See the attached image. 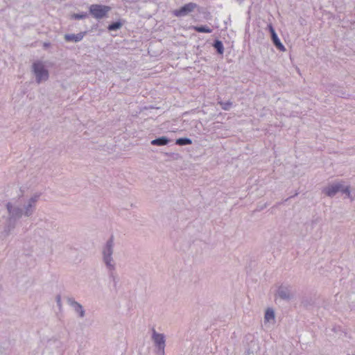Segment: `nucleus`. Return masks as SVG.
Here are the masks:
<instances>
[{"instance_id":"obj_12","label":"nucleus","mask_w":355,"mask_h":355,"mask_svg":"<svg viewBox=\"0 0 355 355\" xmlns=\"http://www.w3.org/2000/svg\"><path fill=\"white\" fill-rule=\"evenodd\" d=\"M275 318L274 311L272 309H268L266 310L265 313V320L269 321L270 320H273Z\"/></svg>"},{"instance_id":"obj_3","label":"nucleus","mask_w":355,"mask_h":355,"mask_svg":"<svg viewBox=\"0 0 355 355\" xmlns=\"http://www.w3.org/2000/svg\"><path fill=\"white\" fill-rule=\"evenodd\" d=\"M196 6L197 5L194 3H189L183 6L180 9L174 10L173 14L176 17L184 16L188 14L189 12H192L196 8Z\"/></svg>"},{"instance_id":"obj_15","label":"nucleus","mask_w":355,"mask_h":355,"mask_svg":"<svg viewBox=\"0 0 355 355\" xmlns=\"http://www.w3.org/2000/svg\"><path fill=\"white\" fill-rule=\"evenodd\" d=\"M215 47L217 49L218 51L220 53H222L223 51V44L220 42L219 41H217L216 43H215Z\"/></svg>"},{"instance_id":"obj_7","label":"nucleus","mask_w":355,"mask_h":355,"mask_svg":"<svg viewBox=\"0 0 355 355\" xmlns=\"http://www.w3.org/2000/svg\"><path fill=\"white\" fill-rule=\"evenodd\" d=\"M342 185L340 184H337L335 185H331L324 189V193L328 196H334L338 191L341 190Z\"/></svg>"},{"instance_id":"obj_9","label":"nucleus","mask_w":355,"mask_h":355,"mask_svg":"<svg viewBox=\"0 0 355 355\" xmlns=\"http://www.w3.org/2000/svg\"><path fill=\"white\" fill-rule=\"evenodd\" d=\"M168 142V139L164 137L154 139L151 141V144L154 146H164Z\"/></svg>"},{"instance_id":"obj_2","label":"nucleus","mask_w":355,"mask_h":355,"mask_svg":"<svg viewBox=\"0 0 355 355\" xmlns=\"http://www.w3.org/2000/svg\"><path fill=\"white\" fill-rule=\"evenodd\" d=\"M33 70L38 82L45 80L48 78L49 73L42 62H35L33 64Z\"/></svg>"},{"instance_id":"obj_13","label":"nucleus","mask_w":355,"mask_h":355,"mask_svg":"<svg viewBox=\"0 0 355 355\" xmlns=\"http://www.w3.org/2000/svg\"><path fill=\"white\" fill-rule=\"evenodd\" d=\"M122 24L121 22H114L109 25L108 30L110 31H114L120 28L121 27Z\"/></svg>"},{"instance_id":"obj_5","label":"nucleus","mask_w":355,"mask_h":355,"mask_svg":"<svg viewBox=\"0 0 355 355\" xmlns=\"http://www.w3.org/2000/svg\"><path fill=\"white\" fill-rule=\"evenodd\" d=\"M153 338L155 343V344L157 345V346L159 347V349L162 351L164 350V345H165V340H164V337L162 334H157L155 331V329H153Z\"/></svg>"},{"instance_id":"obj_4","label":"nucleus","mask_w":355,"mask_h":355,"mask_svg":"<svg viewBox=\"0 0 355 355\" xmlns=\"http://www.w3.org/2000/svg\"><path fill=\"white\" fill-rule=\"evenodd\" d=\"M112 240L111 239L107 243L106 248L103 251L104 260L107 266H110L111 261V254H112Z\"/></svg>"},{"instance_id":"obj_19","label":"nucleus","mask_w":355,"mask_h":355,"mask_svg":"<svg viewBox=\"0 0 355 355\" xmlns=\"http://www.w3.org/2000/svg\"><path fill=\"white\" fill-rule=\"evenodd\" d=\"M7 207H8V211L10 213L11 212V210H10L11 206H10V205L8 204Z\"/></svg>"},{"instance_id":"obj_6","label":"nucleus","mask_w":355,"mask_h":355,"mask_svg":"<svg viewBox=\"0 0 355 355\" xmlns=\"http://www.w3.org/2000/svg\"><path fill=\"white\" fill-rule=\"evenodd\" d=\"M269 28H270V31L271 35H272V41H273L275 45L276 46V47L278 49H279L280 51H285V48H284V45L281 43L280 40H279V38H278L277 34L275 33V31L273 29L272 26H270Z\"/></svg>"},{"instance_id":"obj_16","label":"nucleus","mask_w":355,"mask_h":355,"mask_svg":"<svg viewBox=\"0 0 355 355\" xmlns=\"http://www.w3.org/2000/svg\"><path fill=\"white\" fill-rule=\"evenodd\" d=\"M75 306L76 311L80 313V316L83 317L84 315V311L83 310L82 306L78 303H75Z\"/></svg>"},{"instance_id":"obj_14","label":"nucleus","mask_w":355,"mask_h":355,"mask_svg":"<svg viewBox=\"0 0 355 355\" xmlns=\"http://www.w3.org/2000/svg\"><path fill=\"white\" fill-rule=\"evenodd\" d=\"M87 17V14L86 12H83L81 14H73L71 15V19H85Z\"/></svg>"},{"instance_id":"obj_1","label":"nucleus","mask_w":355,"mask_h":355,"mask_svg":"<svg viewBox=\"0 0 355 355\" xmlns=\"http://www.w3.org/2000/svg\"><path fill=\"white\" fill-rule=\"evenodd\" d=\"M90 15L96 19H101L105 17L107 13L111 10L108 6L101 4H92L89 8Z\"/></svg>"},{"instance_id":"obj_17","label":"nucleus","mask_w":355,"mask_h":355,"mask_svg":"<svg viewBox=\"0 0 355 355\" xmlns=\"http://www.w3.org/2000/svg\"><path fill=\"white\" fill-rule=\"evenodd\" d=\"M279 295L281 298H286L288 297V295H286V293L285 292H283L282 291H279Z\"/></svg>"},{"instance_id":"obj_8","label":"nucleus","mask_w":355,"mask_h":355,"mask_svg":"<svg viewBox=\"0 0 355 355\" xmlns=\"http://www.w3.org/2000/svg\"><path fill=\"white\" fill-rule=\"evenodd\" d=\"M85 33H80L78 34H67L64 35V39L67 42H79L84 37Z\"/></svg>"},{"instance_id":"obj_10","label":"nucleus","mask_w":355,"mask_h":355,"mask_svg":"<svg viewBox=\"0 0 355 355\" xmlns=\"http://www.w3.org/2000/svg\"><path fill=\"white\" fill-rule=\"evenodd\" d=\"M193 29L198 33H210L212 31V30L207 26H194Z\"/></svg>"},{"instance_id":"obj_11","label":"nucleus","mask_w":355,"mask_h":355,"mask_svg":"<svg viewBox=\"0 0 355 355\" xmlns=\"http://www.w3.org/2000/svg\"><path fill=\"white\" fill-rule=\"evenodd\" d=\"M191 140L187 138H180L176 140V144L180 146L191 144Z\"/></svg>"},{"instance_id":"obj_18","label":"nucleus","mask_w":355,"mask_h":355,"mask_svg":"<svg viewBox=\"0 0 355 355\" xmlns=\"http://www.w3.org/2000/svg\"><path fill=\"white\" fill-rule=\"evenodd\" d=\"M344 193H345L347 196H349V189L347 187L346 189H343L342 190Z\"/></svg>"}]
</instances>
